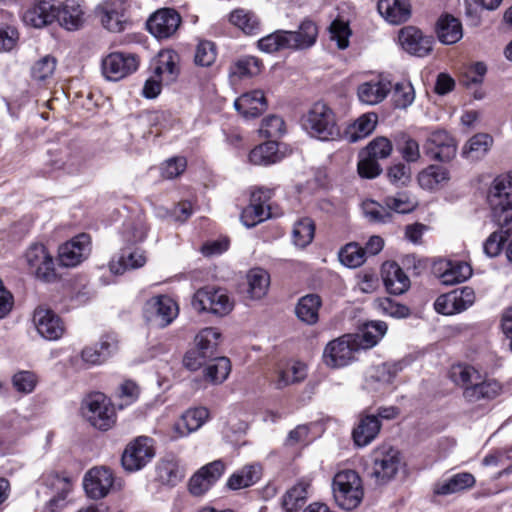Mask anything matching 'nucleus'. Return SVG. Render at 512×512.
Instances as JSON below:
<instances>
[{
	"label": "nucleus",
	"mask_w": 512,
	"mask_h": 512,
	"mask_svg": "<svg viewBox=\"0 0 512 512\" xmlns=\"http://www.w3.org/2000/svg\"><path fill=\"white\" fill-rule=\"evenodd\" d=\"M392 84L385 78L373 79L360 84L357 88L359 100L367 105L382 102L390 93Z\"/></svg>",
	"instance_id": "obj_25"
},
{
	"label": "nucleus",
	"mask_w": 512,
	"mask_h": 512,
	"mask_svg": "<svg viewBox=\"0 0 512 512\" xmlns=\"http://www.w3.org/2000/svg\"><path fill=\"white\" fill-rule=\"evenodd\" d=\"M321 306L322 300L318 294H307L298 300L295 306V314L301 322L307 325H315L319 320Z\"/></svg>",
	"instance_id": "obj_33"
},
{
	"label": "nucleus",
	"mask_w": 512,
	"mask_h": 512,
	"mask_svg": "<svg viewBox=\"0 0 512 512\" xmlns=\"http://www.w3.org/2000/svg\"><path fill=\"white\" fill-rule=\"evenodd\" d=\"M38 383L36 374L32 371H19L12 377L13 387L22 394H30Z\"/></svg>",
	"instance_id": "obj_61"
},
{
	"label": "nucleus",
	"mask_w": 512,
	"mask_h": 512,
	"mask_svg": "<svg viewBox=\"0 0 512 512\" xmlns=\"http://www.w3.org/2000/svg\"><path fill=\"white\" fill-rule=\"evenodd\" d=\"M475 301V292L471 287H463L462 289H455L446 294L440 295L435 303V310L443 315H453L460 313L470 306Z\"/></svg>",
	"instance_id": "obj_14"
},
{
	"label": "nucleus",
	"mask_w": 512,
	"mask_h": 512,
	"mask_svg": "<svg viewBox=\"0 0 512 512\" xmlns=\"http://www.w3.org/2000/svg\"><path fill=\"white\" fill-rule=\"evenodd\" d=\"M229 22L246 35H255L260 32L261 22L258 16L245 9H235L229 15Z\"/></svg>",
	"instance_id": "obj_40"
},
{
	"label": "nucleus",
	"mask_w": 512,
	"mask_h": 512,
	"mask_svg": "<svg viewBox=\"0 0 512 512\" xmlns=\"http://www.w3.org/2000/svg\"><path fill=\"white\" fill-rule=\"evenodd\" d=\"M359 350L353 335L347 334L330 341L323 351V361L331 368H341L355 360Z\"/></svg>",
	"instance_id": "obj_7"
},
{
	"label": "nucleus",
	"mask_w": 512,
	"mask_h": 512,
	"mask_svg": "<svg viewBox=\"0 0 512 512\" xmlns=\"http://www.w3.org/2000/svg\"><path fill=\"white\" fill-rule=\"evenodd\" d=\"M401 465L400 452L391 446H380L372 453V465L368 477L375 486L389 483L397 475Z\"/></svg>",
	"instance_id": "obj_3"
},
{
	"label": "nucleus",
	"mask_w": 512,
	"mask_h": 512,
	"mask_svg": "<svg viewBox=\"0 0 512 512\" xmlns=\"http://www.w3.org/2000/svg\"><path fill=\"white\" fill-rule=\"evenodd\" d=\"M185 474V467L175 456L169 455L162 461V484L174 487L182 482Z\"/></svg>",
	"instance_id": "obj_44"
},
{
	"label": "nucleus",
	"mask_w": 512,
	"mask_h": 512,
	"mask_svg": "<svg viewBox=\"0 0 512 512\" xmlns=\"http://www.w3.org/2000/svg\"><path fill=\"white\" fill-rule=\"evenodd\" d=\"M247 293L251 299L263 298L270 286V275L262 268H253L246 275Z\"/></svg>",
	"instance_id": "obj_38"
},
{
	"label": "nucleus",
	"mask_w": 512,
	"mask_h": 512,
	"mask_svg": "<svg viewBox=\"0 0 512 512\" xmlns=\"http://www.w3.org/2000/svg\"><path fill=\"white\" fill-rule=\"evenodd\" d=\"M181 418L190 433L198 430L209 418V411L205 407H197L185 411Z\"/></svg>",
	"instance_id": "obj_62"
},
{
	"label": "nucleus",
	"mask_w": 512,
	"mask_h": 512,
	"mask_svg": "<svg viewBox=\"0 0 512 512\" xmlns=\"http://www.w3.org/2000/svg\"><path fill=\"white\" fill-rule=\"evenodd\" d=\"M314 233V222L310 218H303L297 221L293 227V243L300 248H304L312 242Z\"/></svg>",
	"instance_id": "obj_52"
},
{
	"label": "nucleus",
	"mask_w": 512,
	"mask_h": 512,
	"mask_svg": "<svg viewBox=\"0 0 512 512\" xmlns=\"http://www.w3.org/2000/svg\"><path fill=\"white\" fill-rule=\"evenodd\" d=\"M231 372V363L227 357H216L204 370L205 379L212 384H221Z\"/></svg>",
	"instance_id": "obj_48"
},
{
	"label": "nucleus",
	"mask_w": 512,
	"mask_h": 512,
	"mask_svg": "<svg viewBox=\"0 0 512 512\" xmlns=\"http://www.w3.org/2000/svg\"><path fill=\"white\" fill-rule=\"evenodd\" d=\"M25 260L38 279L49 282L56 277L53 257L43 244H32L25 253Z\"/></svg>",
	"instance_id": "obj_13"
},
{
	"label": "nucleus",
	"mask_w": 512,
	"mask_h": 512,
	"mask_svg": "<svg viewBox=\"0 0 512 512\" xmlns=\"http://www.w3.org/2000/svg\"><path fill=\"white\" fill-rule=\"evenodd\" d=\"M302 127L311 137L321 141L334 140L340 135L335 113L320 101L314 103L303 115Z\"/></svg>",
	"instance_id": "obj_1"
},
{
	"label": "nucleus",
	"mask_w": 512,
	"mask_h": 512,
	"mask_svg": "<svg viewBox=\"0 0 512 512\" xmlns=\"http://www.w3.org/2000/svg\"><path fill=\"white\" fill-rule=\"evenodd\" d=\"M259 133L266 138H279L285 133V123L281 117L269 115L262 120Z\"/></svg>",
	"instance_id": "obj_57"
},
{
	"label": "nucleus",
	"mask_w": 512,
	"mask_h": 512,
	"mask_svg": "<svg viewBox=\"0 0 512 512\" xmlns=\"http://www.w3.org/2000/svg\"><path fill=\"white\" fill-rule=\"evenodd\" d=\"M147 262L145 252L140 248H123L109 262V269L115 275H122L128 270L143 267Z\"/></svg>",
	"instance_id": "obj_22"
},
{
	"label": "nucleus",
	"mask_w": 512,
	"mask_h": 512,
	"mask_svg": "<svg viewBox=\"0 0 512 512\" xmlns=\"http://www.w3.org/2000/svg\"><path fill=\"white\" fill-rule=\"evenodd\" d=\"M221 333L217 328L202 329L194 339L195 347L184 356V365L191 371L199 369L207 359L217 354Z\"/></svg>",
	"instance_id": "obj_4"
},
{
	"label": "nucleus",
	"mask_w": 512,
	"mask_h": 512,
	"mask_svg": "<svg viewBox=\"0 0 512 512\" xmlns=\"http://www.w3.org/2000/svg\"><path fill=\"white\" fill-rule=\"evenodd\" d=\"M449 180V172L443 166L430 165L418 175L419 185L426 190H434Z\"/></svg>",
	"instance_id": "obj_45"
},
{
	"label": "nucleus",
	"mask_w": 512,
	"mask_h": 512,
	"mask_svg": "<svg viewBox=\"0 0 512 512\" xmlns=\"http://www.w3.org/2000/svg\"><path fill=\"white\" fill-rule=\"evenodd\" d=\"M127 0H103L95 8L101 25L110 32H122L127 24Z\"/></svg>",
	"instance_id": "obj_9"
},
{
	"label": "nucleus",
	"mask_w": 512,
	"mask_h": 512,
	"mask_svg": "<svg viewBox=\"0 0 512 512\" xmlns=\"http://www.w3.org/2000/svg\"><path fill=\"white\" fill-rule=\"evenodd\" d=\"M472 275V268L465 262L447 264V268L441 274V282L445 285H454L466 281Z\"/></svg>",
	"instance_id": "obj_49"
},
{
	"label": "nucleus",
	"mask_w": 512,
	"mask_h": 512,
	"mask_svg": "<svg viewBox=\"0 0 512 512\" xmlns=\"http://www.w3.org/2000/svg\"><path fill=\"white\" fill-rule=\"evenodd\" d=\"M376 123L377 116L373 113L360 116L347 132L349 141L357 142L358 140L365 138L373 132L376 127Z\"/></svg>",
	"instance_id": "obj_50"
},
{
	"label": "nucleus",
	"mask_w": 512,
	"mask_h": 512,
	"mask_svg": "<svg viewBox=\"0 0 512 512\" xmlns=\"http://www.w3.org/2000/svg\"><path fill=\"white\" fill-rule=\"evenodd\" d=\"M479 371L467 364H456L450 369V379L465 390L470 387L473 381L478 379Z\"/></svg>",
	"instance_id": "obj_54"
},
{
	"label": "nucleus",
	"mask_w": 512,
	"mask_h": 512,
	"mask_svg": "<svg viewBox=\"0 0 512 512\" xmlns=\"http://www.w3.org/2000/svg\"><path fill=\"white\" fill-rule=\"evenodd\" d=\"M47 485L54 493L48 503L49 508L54 512L64 506L65 499L72 489V483L67 477L53 475L48 478Z\"/></svg>",
	"instance_id": "obj_42"
},
{
	"label": "nucleus",
	"mask_w": 512,
	"mask_h": 512,
	"mask_svg": "<svg viewBox=\"0 0 512 512\" xmlns=\"http://www.w3.org/2000/svg\"><path fill=\"white\" fill-rule=\"evenodd\" d=\"M281 160L276 141H268L251 150L249 161L254 165H270Z\"/></svg>",
	"instance_id": "obj_43"
},
{
	"label": "nucleus",
	"mask_w": 512,
	"mask_h": 512,
	"mask_svg": "<svg viewBox=\"0 0 512 512\" xmlns=\"http://www.w3.org/2000/svg\"><path fill=\"white\" fill-rule=\"evenodd\" d=\"M387 325L383 321H372L363 326L361 334L353 335V339L360 349H369L375 346L385 335Z\"/></svg>",
	"instance_id": "obj_35"
},
{
	"label": "nucleus",
	"mask_w": 512,
	"mask_h": 512,
	"mask_svg": "<svg viewBox=\"0 0 512 512\" xmlns=\"http://www.w3.org/2000/svg\"><path fill=\"white\" fill-rule=\"evenodd\" d=\"M259 50L265 53H275L283 49H292L288 31L277 30L257 41Z\"/></svg>",
	"instance_id": "obj_47"
},
{
	"label": "nucleus",
	"mask_w": 512,
	"mask_h": 512,
	"mask_svg": "<svg viewBox=\"0 0 512 512\" xmlns=\"http://www.w3.org/2000/svg\"><path fill=\"white\" fill-rule=\"evenodd\" d=\"M378 11L391 24L406 22L411 15L409 0H379Z\"/></svg>",
	"instance_id": "obj_30"
},
{
	"label": "nucleus",
	"mask_w": 512,
	"mask_h": 512,
	"mask_svg": "<svg viewBox=\"0 0 512 512\" xmlns=\"http://www.w3.org/2000/svg\"><path fill=\"white\" fill-rule=\"evenodd\" d=\"M30 7L23 13V22L34 28H42L56 19V8L47 0L30 3Z\"/></svg>",
	"instance_id": "obj_24"
},
{
	"label": "nucleus",
	"mask_w": 512,
	"mask_h": 512,
	"mask_svg": "<svg viewBox=\"0 0 512 512\" xmlns=\"http://www.w3.org/2000/svg\"><path fill=\"white\" fill-rule=\"evenodd\" d=\"M192 307L198 312L225 316L233 309V302L223 289L204 287L194 294Z\"/></svg>",
	"instance_id": "obj_6"
},
{
	"label": "nucleus",
	"mask_w": 512,
	"mask_h": 512,
	"mask_svg": "<svg viewBox=\"0 0 512 512\" xmlns=\"http://www.w3.org/2000/svg\"><path fill=\"white\" fill-rule=\"evenodd\" d=\"M364 213L370 221L377 223H387L392 219L390 210L384 204L374 201L364 203Z\"/></svg>",
	"instance_id": "obj_64"
},
{
	"label": "nucleus",
	"mask_w": 512,
	"mask_h": 512,
	"mask_svg": "<svg viewBox=\"0 0 512 512\" xmlns=\"http://www.w3.org/2000/svg\"><path fill=\"white\" fill-rule=\"evenodd\" d=\"M501 393L502 385L498 381L479 373L478 379L473 381L470 387L463 390V397L469 403H476L481 400H492Z\"/></svg>",
	"instance_id": "obj_21"
},
{
	"label": "nucleus",
	"mask_w": 512,
	"mask_h": 512,
	"mask_svg": "<svg viewBox=\"0 0 512 512\" xmlns=\"http://www.w3.org/2000/svg\"><path fill=\"white\" fill-rule=\"evenodd\" d=\"M486 72L487 66L484 62L472 63L466 67L460 82L466 87L480 85L483 82Z\"/></svg>",
	"instance_id": "obj_59"
},
{
	"label": "nucleus",
	"mask_w": 512,
	"mask_h": 512,
	"mask_svg": "<svg viewBox=\"0 0 512 512\" xmlns=\"http://www.w3.org/2000/svg\"><path fill=\"white\" fill-rule=\"evenodd\" d=\"M424 149L431 159L447 162L456 155L457 145L445 130H435L427 137Z\"/></svg>",
	"instance_id": "obj_17"
},
{
	"label": "nucleus",
	"mask_w": 512,
	"mask_h": 512,
	"mask_svg": "<svg viewBox=\"0 0 512 512\" xmlns=\"http://www.w3.org/2000/svg\"><path fill=\"white\" fill-rule=\"evenodd\" d=\"M475 483V477L471 473L460 472L436 482L433 486V493L438 496L456 494L472 488Z\"/></svg>",
	"instance_id": "obj_27"
},
{
	"label": "nucleus",
	"mask_w": 512,
	"mask_h": 512,
	"mask_svg": "<svg viewBox=\"0 0 512 512\" xmlns=\"http://www.w3.org/2000/svg\"><path fill=\"white\" fill-rule=\"evenodd\" d=\"M56 68V59L50 55H46L39 59L31 69L32 78L39 82H45L49 79Z\"/></svg>",
	"instance_id": "obj_58"
},
{
	"label": "nucleus",
	"mask_w": 512,
	"mask_h": 512,
	"mask_svg": "<svg viewBox=\"0 0 512 512\" xmlns=\"http://www.w3.org/2000/svg\"><path fill=\"white\" fill-rule=\"evenodd\" d=\"M382 278L390 294L401 295L410 287V279L396 262L382 265Z\"/></svg>",
	"instance_id": "obj_26"
},
{
	"label": "nucleus",
	"mask_w": 512,
	"mask_h": 512,
	"mask_svg": "<svg viewBox=\"0 0 512 512\" xmlns=\"http://www.w3.org/2000/svg\"><path fill=\"white\" fill-rule=\"evenodd\" d=\"M306 378V366L295 362L291 366L275 370L270 382L275 389L281 390L285 387L299 383Z\"/></svg>",
	"instance_id": "obj_34"
},
{
	"label": "nucleus",
	"mask_w": 512,
	"mask_h": 512,
	"mask_svg": "<svg viewBox=\"0 0 512 512\" xmlns=\"http://www.w3.org/2000/svg\"><path fill=\"white\" fill-rule=\"evenodd\" d=\"M155 456L152 439L140 436L127 444L121 457V464L125 471L136 472L141 470Z\"/></svg>",
	"instance_id": "obj_8"
},
{
	"label": "nucleus",
	"mask_w": 512,
	"mask_h": 512,
	"mask_svg": "<svg viewBox=\"0 0 512 512\" xmlns=\"http://www.w3.org/2000/svg\"><path fill=\"white\" fill-rule=\"evenodd\" d=\"M401 370V363H382L373 366L367 372L366 384L373 390H379L391 384Z\"/></svg>",
	"instance_id": "obj_29"
},
{
	"label": "nucleus",
	"mask_w": 512,
	"mask_h": 512,
	"mask_svg": "<svg viewBox=\"0 0 512 512\" xmlns=\"http://www.w3.org/2000/svg\"><path fill=\"white\" fill-rule=\"evenodd\" d=\"M261 477V467L257 464L246 465L233 473L227 480V487L239 490L254 485Z\"/></svg>",
	"instance_id": "obj_39"
},
{
	"label": "nucleus",
	"mask_w": 512,
	"mask_h": 512,
	"mask_svg": "<svg viewBox=\"0 0 512 512\" xmlns=\"http://www.w3.org/2000/svg\"><path fill=\"white\" fill-rule=\"evenodd\" d=\"M139 67V58L136 54L113 52L102 60L101 69L104 77L109 81H119Z\"/></svg>",
	"instance_id": "obj_10"
},
{
	"label": "nucleus",
	"mask_w": 512,
	"mask_h": 512,
	"mask_svg": "<svg viewBox=\"0 0 512 512\" xmlns=\"http://www.w3.org/2000/svg\"><path fill=\"white\" fill-rule=\"evenodd\" d=\"M384 205L391 211L400 214H406L414 211L418 203L406 192H399L394 196H386L383 200Z\"/></svg>",
	"instance_id": "obj_53"
},
{
	"label": "nucleus",
	"mask_w": 512,
	"mask_h": 512,
	"mask_svg": "<svg viewBox=\"0 0 512 512\" xmlns=\"http://www.w3.org/2000/svg\"><path fill=\"white\" fill-rule=\"evenodd\" d=\"M492 221L505 233H512V197L487 194Z\"/></svg>",
	"instance_id": "obj_20"
},
{
	"label": "nucleus",
	"mask_w": 512,
	"mask_h": 512,
	"mask_svg": "<svg viewBox=\"0 0 512 512\" xmlns=\"http://www.w3.org/2000/svg\"><path fill=\"white\" fill-rule=\"evenodd\" d=\"M332 491L336 504L344 510L357 508L364 496L362 479L351 469L341 470L335 474Z\"/></svg>",
	"instance_id": "obj_2"
},
{
	"label": "nucleus",
	"mask_w": 512,
	"mask_h": 512,
	"mask_svg": "<svg viewBox=\"0 0 512 512\" xmlns=\"http://www.w3.org/2000/svg\"><path fill=\"white\" fill-rule=\"evenodd\" d=\"M181 58L179 54L172 50H162V83H175L181 72Z\"/></svg>",
	"instance_id": "obj_46"
},
{
	"label": "nucleus",
	"mask_w": 512,
	"mask_h": 512,
	"mask_svg": "<svg viewBox=\"0 0 512 512\" xmlns=\"http://www.w3.org/2000/svg\"><path fill=\"white\" fill-rule=\"evenodd\" d=\"M271 195L270 189L259 188L252 192L250 204L241 213V220L246 227H254L271 216L270 206L267 204Z\"/></svg>",
	"instance_id": "obj_16"
},
{
	"label": "nucleus",
	"mask_w": 512,
	"mask_h": 512,
	"mask_svg": "<svg viewBox=\"0 0 512 512\" xmlns=\"http://www.w3.org/2000/svg\"><path fill=\"white\" fill-rule=\"evenodd\" d=\"M493 138L486 133H478L472 136L462 149V156L468 160L481 159L490 150Z\"/></svg>",
	"instance_id": "obj_41"
},
{
	"label": "nucleus",
	"mask_w": 512,
	"mask_h": 512,
	"mask_svg": "<svg viewBox=\"0 0 512 512\" xmlns=\"http://www.w3.org/2000/svg\"><path fill=\"white\" fill-rule=\"evenodd\" d=\"M84 12L75 1H67L61 10H56V18L61 26L73 31L79 29L84 23Z\"/></svg>",
	"instance_id": "obj_37"
},
{
	"label": "nucleus",
	"mask_w": 512,
	"mask_h": 512,
	"mask_svg": "<svg viewBox=\"0 0 512 512\" xmlns=\"http://www.w3.org/2000/svg\"><path fill=\"white\" fill-rule=\"evenodd\" d=\"M234 107L245 119H251L264 113L268 104L262 90H252L239 96Z\"/></svg>",
	"instance_id": "obj_23"
},
{
	"label": "nucleus",
	"mask_w": 512,
	"mask_h": 512,
	"mask_svg": "<svg viewBox=\"0 0 512 512\" xmlns=\"http://www.w3.org/2000/svg\"><path fill=\"white\" fill-rule=\"evenodd\" d=\"M33 322L38 334L46 340H58L65 332V326L61 318L49 308H36Z\"/></svg>",
	"instance_id": "obj_18"
},
{
	"label": "nucleus",
	"mask_w": 512,
	"mask_h": 512,
	"mask_svg": "<svg viewBox=\"0 0 512 512\" xmlns=\"http://www.w3.org/2000/svg\"><path fill=\"white\" fill-rule=\"evenodd\" d=\"M330 39L336 41L339 49H346L349 45L351 31L347 22L335 19L329 26Z\"/></svg>",
	"instance_id": "obj_60"
},
{
	"label": "nucleus",
	"mask_w": 512,
	"mask_h": 512,
	"mask_svg": "<svg viewBox=\"0 0 512 512\" xmlns=\"http://www.w3.org/2000/svg\"><path fill=\"white\" fill-rule=\"evenodd\" d=\"M439 41L446 45L457 43L463 36L460 20L450 14L442 15L436 25Z\"/></svg>",
	"instance_id": "obj_31"
},
{
	"label": "nucleus",
	"mask_w": 512,
	"mask_h": 512,
	"mask_svg": "<svg viewBox=\"0 0 512 512\" xmlns=\"http://www.w3.org/2000/svg\"><path fill=\"white\" fill-rule=\"evenodd\" d=\"M311 483L307 479L299 480L282 496L281 506L285 512H298L308 498Z\"/></svg>",
	"instance_id": "obj_32"
},
{
	"label": "nucleus",
	"mask_w": 512,
	"mask_h": 512,
	"mask_svg": "<svg viewBox=\"0 0 512 512\" xmlns=\"http://www.w3.org/2000/svg\"><path fill=\"white\" fill-rule=\"evenodd\" d=\"M393 102L395 107L405 109L409 107L415 99V91L410 82H399L394 86Z\"/></svg>",
	"instance_id": "obj_56"
},
{
	"label": "nucleus",
	"mask_w": 512,
	"mask_h": 512,
	"mask_svg": "<svg viewBox=\"0 0 512 512\" xmlns=\"http://www.w3.org/2000/svg\"><path fill=\"white\" fill-rule=\"evenodd\" d=\"M181 22V15L175 9L162 7V39L174 35Z\"/></svg>",
	"instance_id": "obj_63"
},
{
	"label": "nucleus",
	"mask_w": 512,
	"mask_h": 512,
	"mask_svg": "<svg viewBox=\"0 0 512 512\" xmlns=\"http://www.w3.org/2000/svg\"><path fill=\"white\" fill-rule=\"evenodd\" d=\"M82 414L89 423L106 431L115 423V411L110 401L102 393L89 395L82 404Z\"/></svg>",
	"instance_id": "obj_5"
},
{
	"label": "nucleus",
	"mask_w": 512,
	"mask_h": 512,
	"mask_svg": "<svg viewBox=\"0 0 512 512\" xmlns=\"http://www.w3.org/2000/svg\"><path fill=\"white\" fill-rule=\"evenodd\" d=\"M318 28L311 20H304L298 31H288L292 49H306L315 44Z\"/></svg>",
	"instance_id": "obj_36"
},
{
	"label": "nucleus",
	"mask_w": 512,
	"mask_h": 512,
	"mask_svg": "<svg viewBox=\"0 0 512 512\" xmlns=\"http://www.w3.org/2000/svg\"><path fill=\"white\" fill-rule=\"evenodd\" d=\"M399 42L408 53L424 57L432 51L433 38L423 35L416 27L407 26L400 30Z\"/></svg>",
	"instance_id": "obj_19"
},
{
	"label": "nucleus",
	"mask_w": 512,
	"mask_h": 512,
	"mask_svg": "<svg viewBox=\"0 0 512 512\" xmlns=\"http://www.w3.org/2000/svg\"><path fill=\"white\" fill-rule=\"evenodd\" d=\"M226 464L222 460H214L199 468L188 481V491L195 497L206 494L222 477Z\"/></svg>",
	"instance_id": "obj_11"
},
{
	"label": "nucleus",
	"mask_w": 512,
	"mask_h": 512,
	"mask_svg": "<svg viewBox=\"0 0 512 512\" xmlns=\"http://www.w3.org/2000/svg\"><path fill=\"white\" fill-rule=\"evenodd\" d=\"M90 251V236L82 233L59 247L58 259L62 266L75 267L89 256Z\"/></svg>",
	"instance_id": "obj_15"
},
{
	"label": "nucleus",
	"mask_w": 512,
	"mask_h": 512,
	"mask_svg": "<svg viewBox=\"0 0 512 512\" xmlns=\"http://www.w3.org/2000/svg\"><path fill=\"white\" fill-rule=\"evenodd\" d=\"M262 62L254 56H244L236 60L230 67V74L242 77H251L260 73Z\"/></svg>",
	"instance_id": "obj_51"
},
{
	"label": "nucleus",
	"mask_w": 512,
	"mask_h": 512,
	"mask_svg": "<svg viewBox=\"0 0 512 512\" xmlns=\"http://www.w3.org/2000/svg\"><path fill=\"white\" fill-rule=\"evenodd\" d=\"M117 485L113 472L104 466L91 468L84 476L83 487L91 499H102Z\"/></svg>",
	"instance_id": "obj_12"
},
{
	"label": "nucleus",
	"mask_w": 512,
	"mask_h": 512,
	"mask_svg": "<svg viewBox=\"0 0 512 512\" xmlns=\"http://www.w3.org/2000/svg\"><path fill=\"white\" fill-rule=\"evenodd\" d=\"M381 422L376 415H364L352 431V437L357 447H366L378 436Z\"/></svg>",
	"instance_id": "obj_28"
},
{
	"label": "nucleus",
	"mask_w": 512,
	"mask_h": 512,
	"mask_svg": "<svg viewBox=\"0 0 512 512\" xmlns=\"http://www.w3.org/2000/svg\"><path fill=\"white\" fill-rule=\"evenodd\" d=\"M365 250L357 243H349L339 252L340 261L347 267L356 268L365 262Z\"/></svg>",
	"instance_id": "obj_55"
}]
</instances>
